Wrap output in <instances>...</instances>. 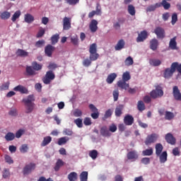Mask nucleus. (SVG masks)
Returning <instances> with one entry per match:
<instances>
[{"mask_svg":"<svg viewBox=\"0 0 181 181\" xmlns=\"http://www.w3.org/2000/svg\"><path fill=\"white\" fill-rule=\"evenodd\" d=\"M43 67V65L38 64L37 62H33L32 66H27L25 71L27 76H36L37 73L36 71H40Z\"/></svg>","mask_w":181,"mask_h":181,"instance_id":"1","label":"nucleus"},{"mask_svg":"<svg viewBox=\"0 0 181 181\" xmlns=\"http://www.w3.org/2000/svg\"><path fill=\"white\" fill-rule=\"evenodd\" d=\"M24 103V105L26 107V114H30L33 110H35V95H30L27 97V98H24L22 100Z\"/></svg>","mask_w":181,"mask_h":181,"instance_id":"2","label":"nucleus"},{"mask_svg":"<svg viewBox=\"0 0 181 181\" xmlns=\"http://www.w3.org/2000/svg\"><path fill=\"white\" fill-rule=\"evenodd\" d=\"M89 59L92 62H95V60L98 59V57H100V54L97 53V44L93 43L92 45H90L89 47Z\"/></svg>","mask_w":181,"mask_h":181,"instance_id":"3","label":"nucleus"},{"mask_svg":"<svg viewBox=\"0 0 181 181\" xmlns=\"http://www.w3.org/2000/svg\"><path fill=\"white\" fill-rule=\"evenodd\" d=\"M163 89H162V87L160 86H156V89L150 92V96L153 100H156V98H160L163 97Z\"/></svg>","mask_w":181,"mask_h":181,"instance_id":"4","label":"nucleus"},{"mask_svg":"<svg viewBox=\"0 0 181 181\" xmlns=\"http://www.w3.org/2000/svg\"><path fill=\"white\" fill-rule=\"evenodd\" d=\"M54 78H56L54 72H53L52 70H49L46 72L45 76L42 78V81L44 84H50V83H52Z\"/></svg>","mask_w":181,"mask_h":181,"instance_id":"5","label":"nucleus"},{"mask_svg":"<svg viewBox=\"0 0 181 181\" xmlns=\"http://www.w3.org/2000/svg\"><path fill=\"white\" fill-rule=\"evenodd\" d=\"M35 169H36V164L30 163L24 167L23 173V175H30V173H32Z\"/></svg>","mask_w":181,"mask_h":181,"instance_id":"6","label":"nucleus"},{"mask_svg":"<svg viewBox=\"0 0 181 181\" xmlns=\"http://www.w3.org/2000/svg\"><path fill=\"white\" fill-rule=\"evenodd\" d=\"M70 29H71V18L64 17L63 18V30H69Z\"/></svg>","mask_w":181,"mask_h":181,"instance_id":"7","label":"nucleus"},{"mask_svg":"<svg viewBox=\"0 0 181 181\" xmlns=\"http://www.w3.org/2000/svg\"><path fill=\"white\" fill-rule=\"evenodd\" d=\"M175 65L170 66V68L165 69L164 71V77L165 78H170L172 76H173V73H175Z\"/></svg>","mask_w":181,"mask_h":181,"instance_id":"8","label":"nucleus"},{"mask_svg":"<svg viewBox=\"0 0 181 181\" xmlns=\"http://www.w3.org/2000/svg\"><path fill=\"white\" fill-rule=\"evenodd\" d=\"M173 95L177 101H181V93L180 90H179V87L177 86H173Z\"/></svg>","mask_w":181,"mask_h":181,"instance_id":"9","label":"nucleus"},{"mask_svg":"<svg viewBox=\"0 0 181 181\" xmlns=\"http://www.w3.org/2000/svg\"><path fill=\"white\" fill-rule=\"evenodd\" d=\"M148 39V32L146 30L141 31L136 38L137 43H141V42H144Z\"/></svg>","mask_w":181,"mask_h":181,"instance_id":"10","label":"nucleus"},{"mask_svg":"<svg viewBox=\"0 0 181 181\" xmlns=\"http://www.w3.org/2000/svg\"><path fill=\"white\" fill-rule=\"evenodd\" d=\"M154 33L156 35L158 39H163L165 37V29L160 27H157L154 30Z\"/></svg>","mask_w":181,"mask_h":181,"instance_id":"11","label":"nucleus"},{"mask_svg":"<svg viewBox=\"0 0 181 181\" xmlns=\"http://www.w3.org/2000/svg\"><path fill=\"white\" fill-rule=\"evenodd\" d=\"M55 47L52 45H47L45 48V53L47 57H52L53 52L55 50Z\"/></svg>","mask_w":181,"mask_h":181,"instance_id":"12","label":"nucleus"},{"mask_svg":"<svg viewBox=\"0 0 181 181\" xmlns=\"http://www.w3.org/2000/svg\"><path fill=\"white\" fill-rule=\"evenodd\" d=\"M123 121L124 125L131 126L132 124H134V117H132L131 115H126Z\"/></svg>","mask_w":181,"mask_h":181,"instance_id":"13","label":"nucleus"},{"mask_svg":"<svg viewBox=\"0 0 181 181\" xmlns=\"http://www.w3.org/2000/svg\"><path fill=\"white\" fill-rule=\"evenodd\" d=\"M97 25H98V22L97 21V20L93 19L91 21L89 25V28L92 33H95V32H97L98 29V26H97Z\"/></svg>","mask_w":181,"mask_h":181,"instance_id":"14","label":"nucleus"},{"mask_svg":"<svg viewBox=\"0 0 181 181\" xmlns=\"http://www.w3.org/2000/svg\"><path fill=\"white\" fill-rule=\"evenodd\" d=\"M158 46H159V41H158L156 38H153L151 40H150V49L153 52L158 49Z\"/></svg>","mask_w":181,"mask_h":181,"instance_id":"15","label":"nucleus"},{"mask_svg":"<svg viewBox=\"0 0 181 181\" xmlns=\"http://www.w3.org/2000/svg\"><path fill=\"white\" fill-rule=\"evenodd\" d=\"M13 91H18L21 94H28V93H29L28 89L21 85H18L13 88Z\"/></svg>","mask_w":181,"mask_h":181,"instance_id":"16","label":"nucleus"},{"mask_svg":"<svg viewBox=\"0 0 181 181\" xmlns=\"http://www.w3.org/2000/svg\"><path fill=\"white\" fill-rule=\"evenodd\" d=\"M124 111V105H119L116 107L115 110V117H121Z\"/></svg>","mask_w":181,"mask_h":181,"instance_id":"17","label":"nucleus"},{"mask_svg":"<svg viewBox=\"0 0 181 181\" xmlns=\"http://www.w3.org/2000/svg\"><path fill=\"white\" fill-rule=\"evenodd\" d=\"M117 87L122 90H128L129 88V83H127L126 81L120 80L117 82Z\"/></svg>","mask_w":181,"mask_h":181,"instance_id":"18","label":"nucleus"},{"mask_svg":"<svg viewBox=\"0 0 181 181\" xmlns=\"http://www.w3.org/2000/svg\"><path fill=\"white\" fill-rule=\"evenodd\" d=\"M169 47L171 50H177V42H176V37H173L169 42Z\"/></svg>","mask_w":181,"mask_h":181,"instance_id":"19","label":"nucleus"},{"mask_svg":"<svg viewBox=\"0 0 181 181\" xmlns=\"http://www.w3.org/2000/svg\"><path fill=\"white\" fill-rule=\"evenodd\" d=\"M127 159H129V160H136V159H138V153L136 151H129L127 153Z\"/></svg>","mask_w":181,"mask_h":181,"instance_id":"20","label":"nucleus"},{"mask_svg":"<svg viewBox=\"0 0 181 181\" xmlns=\"http://www.w3.org/2000/svg\"><path fill=\"white\" fill-rule=\"evenodd\" d=\"M16 54L18 57H28V56H29V52L23 49H17Z\"/></svg>","mask_w":181,"mask_h":181,"instance_id":"21","label":"nucleus"},{"mask_svg":"<svg viewBox=\"0 0 181 181\" xmlns=\"http://www.w3.org/2000/svg\"><path fill=\"white\" fill-rule=\"evenodd\" d=\"M124 47H125V41H124V40H119L117 42V45L115 46V49L117 51L122 50Z\"/></svg>","mask_w":181,"mask_h":181,"instance_id":"22","label":"nucleus"},{"mask_svg":"<svg viewBox=\"0 0 181 181\" xmlns=\"http://www.w3.org/2000/svg\"><path fill=\"white\" fill-rule=\"evenodd\" d=\"M117 78V74L112 73L107 76V78L106 79V82L107 84H112L114 83V81Z\"/></svg>","mask_w":181,"mask_h":181,"instance_id":"23","label":"nucleus"},{"mask_svg":"<svg viewBox=\"0 0 181 181\" xmlns=\"http://www.w3.org/2000/svg\"><path fill=\"white\" fill-rule=\"evenodd\" d=\"M100 135L103 136H110V130L107 126H103L100 128Z\"/></svg>","mask_w":181,"mask_h":181,"instance_id":"24","label":"nucleus"},{"mask_svg":"<svg viewBox=\"0 0 181 181\" xmlns=\"http://www.w3.org/2000/svg\"><path fill=\"white\" fill-rule=\"evenodd\" d=\"M125 22V19L124 18H118L117 22L113 24V28L118 30V29H121V25H122Z\"/></svg>","mask_w":181,"mask_h":181,"instance_id":"25","label":"nucleus"},{"mask_svg":"<svg viewBox=\"0 0 181 181\" xmlns=\"http://www.w3.org/2000/svg\"><path fill=\"white\" fill-rule=\"evenodd\" d=\"M157 156L160 158V163H165V162L168 160V152L166 151H163L162 153Z\"/></svg>","mask_w":181,"mask_h":181,"instance_id":"26","label":"nucleus"},{"mask_svg":"<svg viewBox=\"0 0 181 181\" xmlns=\"http://www.w3.org/2000/svg\"><path fill=\"white\" fill-rule=\"evenodd\" d=\"M163 151V146L158 143L156 144V156H159L162 151Z\"/></svg>","mask_w":181,"mask_h":181,"instance_id":"27","label":"nucleus"},{"mask_svg":"<svg viewBox=\"0 0 181 181\" xmlns=\"http://www.w3.org/2000/svg\"><path fill=\"white\" fill-rule=\"evenodd\" d=\"M64 165V162L62 159H58L56 164L55 167L54 168L55 172H59L60 170V167Z\"/></svg>","mask_w":181,"mask_h":181,"instance_id":"28","label":"nucleus"},{"mask_svg":"<svg viewBox=\"0 0 181 181\" xmlns=\"http://www.w3.org/2000/svg\"><path fill=\"white\" fill-rule=\"evenodd\" d=\"M24 21L26 23H32V22L35 21V17H33L30 13H27L24 16Z\"/></svg>","mask_w":181,"mask_h":181,"instance_id":"29","label":"nucleus"},{"mask_svg":"<svg viewBox=\"0 0 181 181\" xmlns=\"http://www.w3.org/2000/svg\"><path fill=\"white\" fill-rule=\"evenodd\" d=\"M156 8H160V4L156 3L155 5H150L146 8V12H153L156 11Z\"/></svg>","mask_w":181,"mask_h":181,"instance_id":"30","label":"nucleus"},{"mask_svg":"<svg viewBox=\"0 0 181 181\" xmlns=\"http://www.w3.org/2000/svg\"><path fill=\"white\" fill-rule=\"evenodd\" d=\"M153 155V148L152 147L142 151L143 156H152Z\"/></svg>","mask_w":181,"mask_h":181,"instance_id":"31","label":"nucleus"},{"mask_svg":"<svg viewBox=\"0 0 181 181\" xmlns=\"http://www.w3.org/2000/svg\"><path fill=\"white\" fill-rule=\"evenodd\" d=\"M0 18L3 21H6V20L9 19V18H11V13L9 11H4V12L1 13Z\"/></svg>","mask_w":181,"mask_h":181,"instance_id":"32","label":"nucleus"},{"mask_svg":"<svg viewBox=\"0 0 181 181\" xmlns=\"http://www.w3.org/2000/svg\"><path fill=\"white\" fill-rule=\"evenodd\" d=\"M156 142V137L155 136H150L147 137L145 141V144L148 146L151 145V144H153Z\"/></svg>","mask_w":181,"mask_h":181,"instance_id":"33","label":"nucleus"},{"mask_svg":"<svg viewBox=\"0 0 181 181\" xmlns=\"http://www.w3.org/2000/svg\"><path fill=\"white\" fill-rule=\"evenodd\" d=\"M149 63H150L151 66H153L154 67L160 66V64H162V62H160V60L155 59H150Z\"/></svg>","mask_w":181,"mask_h":181,"instance_id":"34","label":"nucleus"},{"mask_svg":"<svg viewBox=\"0 0 181 181\" xmlns=\"http://www.w3.org/2000/svg\"><path fill=\"white\" fill-rule=\"evenodd\" d=\"M81 181H88V172L83 171L80 174Z\"/></svg>","mask_w":181,"mask_h":181,"instance_id":"35","label":"nucleus"},{"mask_svg":"<svg viewBox=\"0 0 181 181\" xmlns=\"http://www.w3.org/2000/svg\"><path fill=\"white\" fill-rule=\"evenodd\" d=\"M165 141L170 145H175L176 144V139L175 136H165Z\"/></svg>","mask_w":181,"mask_h":181,"instance_id":"36","label":"nucleus"},{"mask_svg":"<svg viewBox=\"0 0 181 181\" xmlns=\"http://www.w3.org/2000/svg\"><path fill=\"white\" fill-rule=\"evenodd\" d=\"M145 103H144V101L142 100H139L137 103V109L139 110V111H140L141 112H142V111H145Z\"/></svg>","mask_w":181,"mask_h":181,"instance_id":"37","label":"nucleus"},{"mask_svg":"<svg viewBox=\"0 0 181 181\" xmlns=\"http://www.w3.org/2000/svg\"><path fill=\"white\" fill-rule=\"evenodd\" d=\"M89 156L93 160H95V158L98 157V151L97 150H92L89 151Z\"/></svg>","mask_w":181,"mask_h":181,"instance_id":"38","label":"nucleus"},{"mask_svg":"<svg viewBox=\"0 0 181 181\" xmlns=\"http://www.w3.org/2000/svg\"><path fill=\"white\" fill-rule=\"evenodd\" d=\"M51 142H52L51 136L44 137V139L41 144V146H46L47 145H49Z\"/></svg>","mask_w":181,"mask_h":181,"instance_id":"39","label":"nucleus"},{"mask_svg":"<svg viewBox=\"0 0 181 181\" xmlns=\"http://www.w3.org/2000/svg\"><path fill=\"white\" fill-rule=\"evenodd\" d=\"M175 118V114L172 112L166 111L165 115V119L170 121V119H173Z\"/></svg>","mask_w":181,"mask_h":181,"instance_id":"40","label":"nucleus"},{"mask_svg":"<svg viewBox=\"0 0 181 181\" xmlns=\"http://www.w3.org/2000/svg\"><path fill=\"white\" fill-rule=\"evenodd\" d=\"M68 179L69 181H76L77 180V173L72 172L68 175Z\"/></svg>","mask_w":181,"mask_h":181,"instance_id":"41","label":"nucleus"},{"mask_svg":"<svg viewBox=\"0 0 181 181\" xmlns=\"http://www.w3.org/2000/svg\"><path fill=\"white\" fill-rule=\"evenodd\" d=\"M60 39V35L59 34H55L51 37L52 45H56Z\"/></svg>","mask_w":181,"mask_h":181,"instance_id":"42","label":"nucleus"},{"mask_svg":"<svg viewBox=\"0 0 181 181\" xmlns=\"http://www.w3.org/2000/svg\"><path fill=\"white\" fill-rule=\"evenodd\" d=\"M21 11H17L14 13L13 16L11 17L12 22H16V19H19L21 17Z\"/></svg>","mask_w":181,"mask_h":181,"instance_id":"43","label":"nucleus"},{"mask_svg":"<svg viewBox=\"0 0 181 181\" xmlns=\"http://www.w3.org/2000/svg\"><path fill=\"white\" fill-rule=\"evenodd\" d=\"M131 80V75L129 74V71H126L122 74V81H129Z\"/></svg>","mask_w":181,"mask_h":181,"instance_id":"44","label":"nucleus"},{"mask_svg":"<svg viewBox=\"0 0 181 181\" xmlns=\"http://www.w3.org/2000/svg\"><path fill=\"white\" fill-rule=\"evenodd\" d=\"M159 5H160V6H163L165 11H168V9L170 8V4L166 1V0H163Z\"/></svg>","mask_w":181,"mask_h":181,"instance_id":"45","label":"nucleus"},{"mask_svg":"<svg viewBox=\"0 0 181 181\" xmlns=\"http://www.w3.org/2000/svg\"><path fill=\"white\" fill-rule=\"evenodd\" d=\"M172 66L174 65L175 66V71H177L179 73V74H181V64H179V62H173Z\"/></svg>","mask_w":181,"mask_h":181,"instance_id":"46","label":"nucleus"},{"mask_svg":"<svg viewBox=\"0 0 181 181\" xmlns=\"http://www.w3.org/2000/svg\"><path fill=\"white\" fill-rule=\"evenodd\" d=\"M124 64L127 66H132V64H134V59L131 57H128L124 61Z\"/></svg>","mask_w":181,"mask_h":181,"instance_id":"47","label":"nucleus"},{"mask_svg":"<svg viewBox=\"0 0 181 181\" xmlns=\"http://www.w3.org/2000/svg\"><path fill=\"white\" fill-rule=\"evenodd\" d=\"M91 62H93L90 58H86L83 59L82 64L84 67H90L91 66Z\"/></svg>","mask_w":181,"mask_h":181,"instance_id":"48","label":"nucleus"},{"mask_svg":"<svg viewBox=\"0 0 181 181\" xmlns=\"http://www.w3.org/2000/svg\"><path fill=\"white\" fill-rule=\"evenodd\" d=\"M128 12L129 15H132V16H134L136 11H135V7L133 5H129L128 6Z\"/></svg>","mask_w":181,"mask_h":181,"instance_id":"49","label":"nucleus"},{"mask_svg":"<svg viewBox=\"0 0 181 181\" xmlns=\"http://www.w3.org/2000/svg\"><path fill=\"white\" fill-rule=\"evenodd\" d=\"M28 151H29V147H28V144H23L20 147V151L21 152V153H26Z\"/></svg>","mask_w":181,"mask_h":181,"instance_id":"50","label":"nucleus"},{"mask_svg":"<svg viewBox=\"0 0 181 181\" xmlns=\"http://www.w3.org/2000/svg\"><path fill=\"white\" fill-rule=\"evenodd\" d=\"M74 124L78 127V128H83V119L78 118L74 120Z\"/></svg>","mask_w":181,"mask_h":181,"instance_id":"51","label":"nucleus"},{"mask_svg":"<svg viewBox=\"0 0 181 181\" xmlns=\"http://www.w3.org/2000/svg\"><path fill=\"white\" fill-rule=\"evenodd\" d=\"M66 4H68V5H72L74 6V5H77L78 2H80V0H64Z\"/></svg>","mask_w":181,"mask_h":181,"instance_id":"52","label":"nucleus"},{"mask_svg":"<svg viewBox=\"0 0 181 181\" xmlns=\"http://www.w3.org/2000/svg\"><path fill=\"white\" fill-rule=\"evenodd\" d=\"M8 89H9V82L4 83L0 86V91H4L5 90H8Z\"/></svg>","mask_w":181,"mask_h":181,"instance_id":"53","label":"nucleus"},{"mask_svg":"<svg viewBox=\"0 0 181 181\" xmlns=\"http://www.w3.org/2000/svg\"><path fill=\"white\" fill-rule=\"evenodd\" d=\"M111 115H112V110H111V109H109L106 110L103 119H107V118H110Z\"/></svg>","mask_w":181,"mask_h":181,"instance_id":"54","label":"nucleus"},{"mask_svg":"<svg viewBox=\"0 0 181 181\" xmlns=\"http://www.w3.org/2000/svg\"><path fill=\"white\" fill-rule=\"evenodd\" d=\"M118 97H119V91L118 90V89H115L113 91L114 101H118Z\"/></svg>","mask_w":181,"mask_h":181,"instance_id":"55","label":"nucleus"},{"mask_svg":"<svg viewBox=\"0 0 181 181\" xmlns=\"http://www.w3.org/2000/svg\"><path fill=\"white\" fill-rule=\"evenodd\" d=\"M64 135H68L69 136H71L73 135V131L70 129H64L63 131Z\"/></svg>","mask_w":181,"mask_h":181,"instance_id":"56","label":"nucleus"},{"mask_svg":"<svg viewBox=\"0 0 181 181\" xmlns=\"http://www.w3.org/2000/svg\"><path fill=\"white\" fill-rule=\"evenodd\" d=\"M176 22H177V13H174L172 16L171 23H172V25H175V23H176Z\"/></svg>","mask_w":181,"mask_h":181,"instance_id":"57","label":"nucleus"},{"mask_svg":"<svg viewBox=\"0 0 181 181\" xmlns=\"http://www.w3.org/2000/svg\"><path fill=\"white\" fill-rule=\"evenodd\" d=\"M58 66L57 64L55 63H50L47 68L49 69V70H56V69H57Z\"/></svg>","mask_w":181,"mask_h":181,"instance_id":"58","label":"nucleus"},{"mask_svg":"<svg viewBox=\"0 0 181 181\" xmlns=\"http://www.w3.org/2000/svg\"><path fill=\"white\" fill-rule=\"evenodd\" d=\"M45 45V40H38L35 43V47H42Z\"/></svg>","mask_w":181,"mask_h":181,"instance_id":"59","label":"nucleus"},{"mask_svg":"<svg viewBox=\"0 0 181 181\" xmlns=\"http://www.w3.org/2000/svg\"><path fill=\"white\" fill-rule=\"evenodd\" d=\"M74 117H81L83 115V112L78 109H76L74 112Z\"/></svg>","mask_w":181,"mask_h":181,"instance_id":"60","label":"nucleus"},{"mask_svg":"<svg viewBox=\"0 0 181 181\" xmlns=\"http://www.w3.org/2000/svg\"><path fill=\"white\" fill-rule=\"evenodd\" d=\"M66 142H67L66 137H62L58 140V145L59 146L64 145Z\"/></svg>","mask_w":181,"mask_h":181,"instance_id":"61","label":"nucleus"},{"mask_svg":"<svg viewBox=\"0 0 181 181\" xmlns=\"http://www.w3.org/2000/svg\"><path fill=\"white\" fill-rule=\"evenodd\" d=\"M117 131V125L115 124H112L109 127V132H115Z\"/></svg>","mask_w":181,"mask_h":181,"instance_id":"62","label":"nucleus"},{"mask_svg":"<svg viewBox=\"0 0 181 181\" xmlns=\"http://www.w3.org/2000/svg\"><path fill=\"white\" fill-rule=\"evenodd\" d=\"M83 124L84 125L88 126V125H91L92 122H91V118L90 117H86L83 120Z\"/></svg>","mask_w":181,"mask_h":181,"instance_id":"63","label":"nucleus"},{"mask_svg":"<svg viewBox=\"0 0 181 181\" xmlns=\"http://www.w3.org/2000/svg\"><path fill=\"white\" fill-rule=\"evenodd\" d=\"M45 33H46V30H45L43 28H41L37 34V37H42Z\"/></svg>","mask_w":181,"mask_h":181,"instance_id":"64","label":"nucleus"}]
</instances>
